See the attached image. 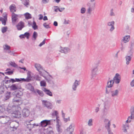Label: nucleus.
I'll use <instances>...</instances> for the list:
<instances>
[{
    "instance_id": "29",
    "label": "nucleus",
    "mask_w": 134,
    "mask_h": 134,
    "mask_svg": "<svg viewBox=\"0 0 134 134\" xmlns=\"http://www.w3.org/2000/svg\"><path fill=\"white\" fill-rule=\"evenodd\" d=\"M3 47L4 51L5 52V51H7V50H9V49H10L11 48V47L10 46L7 44L4 45L3 46Z\"/></svg>"
},
{
    "instance_id": "4",
    "label": "nucleus",
    "mask_w": 134,
    "mask_h": 134,
    "mask_svg": "<svg viewBox=\"0 0 134 134\" xmlns=\"http://www.w3.org/2000/svg\"><path fill=\"white\" fill-rule=\"evenodd\" d=\"M19 126V124L18 122L16 121H12L10 122V127L13 129L12 130L13 131L16 130Z\"/></svg>"
},
{
    "instance_id": "38",
    "label": "nucleus",
    "mask_w": 134,
    "mask_h": 134,
    "mask_svg": "<svg viewBox=\"0 0 134 134\" xmlns=\"http://www.w3.org/2000/svg\"><path fill=\"white\" fill-rule=\"evenodd\" d=\"M93 119H90L88 122V125L89 126H91L93 125Z\"/></svg>"
},
{
    "instance_id": "14",
    "label": "nucleus",
    "mask_w": 134,
    "mask_h": 134,
    "mask_svg": "<svg viewBox=\"0 0 134 134\" xmlns=\"http://www.w3.org/2000/svg\"><path fill=\"white\" fill-rule=\"evenodd\" d=\"M18 15L14 13H12V21L13 23H14L18 19Z\"/></svg>"
},
{
    "instance_id": "22",
    "label": "nucleus",
    "mask_w": 134,
    "mask_h": 134,
    "mask_svg": "<svg viewBox=\"0 0 134 134\" xmlns=\"http://www.w3.org/2000/svg\"><path fill=\"white\" fill-rule=\"evenodd\" d=\"M26 87L27 89L30 90L32 92H33L36 93L35 91L34 90V87L30 83H29L26 86Z\"/></svg>"
},
{
    "instance_id": "26",
    "label": "nucleus",
    "mask_w": 134,
    "mask_h": 134,
    "mask_svg": "<svg viewBox=\"0 0 134 134\" xmlns=\"http://www.w3.org/2000/svg\"><path fill=\"white\" fill-rule=\"evenodd\" d=\"M130 39V36L129 35H127L125 36L124 37L122 40L123 41L124 43H126L128 42Z\"/></svg>"
},
{
    "instance_id": "15",
    "label": "nucleus",
    "mask_w": 134,
    "mask_h": 134,
    "mask_svg": "<svg viewBox=\"0 0 134 134\" xmlns=\"http://www.w3.org/2000/svg\"><path fill=\"white\" fill-rule=\"evenodd\" d=\"M129 125L128 124H123L122 127V130L123 132L126 133L127 132V130L129 129Z\"/></svg>"
},
{
    "instance_id": "35",
    "label": "nucleus",
    "mask_w": 134,
    "mask_h": 134,
    "mask_svg": "<svg viewBox=\"0 0 134 134\" xmlns=\"http://www.w3.org/2000/svg\"><path fill=\"white\" fill-rule=\"evenodd\" d=\"M25 16L27 19H28L31 18V15L28 13H26L25 14Z\"/></svg>"
},
{
    "instance_id": "39",
    "label": "nucleus",
    "mask_w": 134,
    "mask_h": 134,
    "mask_svg": "<svg viewBox=\"0 0 134 134\" xmlns=\"http://www.w3.org/2000/svg\"><path fill=\"white\" fill-rule=\"evenodd\" d=\"M32 27L34 30L38 29V26L36 25V23L34 21L33 22Z\"/></svg>"
},
{
    "instance_id": "64",
    "label": "nucleus",
    "mask_w": 134,
    "mask_h": 134,
    "mask_svg": "<svg viewBox=\"0 0 134 134\" xmlns=\"http://www.w3.org/2000/svg\"><path fill=\"white\" fill-rule=\"evenodd\" d=\"M54 7L55 8H55L54 9V11L56 12H57L58 11V8L59 7L58 6H54Z\"/></svg>"
},
{
    "instance_id": "63",
    "label": "nucleus",
    "mask_w": 134,
    "mask_h": 134,
    "mask_svg": "<svg viewBox=\"0 0 134 134\" xmlns=\"http://www.w3.org/2000/svg\"><path fill=\"white\" fill-rule=\"evenodd\" d=\"M6 20H5V19H3L2 21V24H4V25H5L6 24Z\"/></svg>"
},
{
    "instance_id": "10",
    "label": "nucleus",
    "mask_w": 134,
    "mask_h": 134,
    "mask_svg": "<svg viewBox=\"0 0 134 134\" xmlns=\"http://www.w3.org/2000/svg\"><path fill=\"white\" fill-rule=\"evenodd\" d=\"M18 95L19 93H17L16 96L14 98L13 100V102L14 103L16 104V103L18 105L19 104H17V103L19 102L21 99L20 97H18Z\"/></svg>"
},
{
    "instance_id": "1",
    "label": "nucleus",
    "mask_w": 134,
    "mask_h": 134,
    "mask_svg": "<svg viewBox=\"0 0 134 134\" xmlns=\"http://www.w3.org/2000/svg\"><path fill=\"white\" fill-rule=\"evenodd\" d=\"M119 93V90L117 89L113 90L112 89L106 88V93L107 94L110 93L113 97L117 96Z\"/></svg>"
},
{
    "instance_id": "62",
    "label": "nucleus",
    "mask_w": 134,
    "mask_h": 134,
    "mask_svg": "<svg viewBox=\"0 0 134 134\" xmlns=\"http://www.w3.org/2000/svg\"><path fill=\"white\" fill-rule=\"evenodd\" d=\"M134 42H131V47H130L131 51V50L132 49V48L134 46Z\"/></svg>"
},
{
    "instance_id": "40",
    "label": "nucleus",
    "mask_w": 134,
    "mask_h": 134,
    "mask_svg": "<svg viewBox=\"0 0 134 134\" xmlns=\"http://www.w3.org/2000/svg\"><path fill=\"white\" fill-rule=\"evenodd\" d=\"M93 9L92 7L90 6L87 9V13L90 15L91 14V12L92 11Z\"/></svg>"
},
{
    "instance_id": "54",
    "label": "nucleus",
    "mask_w": 134,
    "mask_h": 134,
    "mask_svg": "<svg viewBox=\"0 0 134 134\" xmlns=\"http://www.w3.org/2000/svg\"><path fill=\"white\" fill-rule=\"evenodd\" d=\"M134 119V115H131L129 116L128 117V119H129V120H131V121L132 119Z\"/></svg>"
},
{
    "instance_id": "9",
    "label": "nucleus",
    "mask_w": 134,
    "mask_h": 134,
    "mask_svg": "<svg viewBox=\"0 0 134 134\" xmlns=\"http://www.w3.org/2000/svg\"><path fill=\"white\" fill-rule=\"evenodd\" d=\"M80 84V81L75 80L72 86V89L74 91H75L77 89V87Z\"/></svg>"
},
{
    "instance_id": "24",
    "label": "nucleus",
    "mask_w": 134,
    "mask_h": 134,
    "mask_svg": "<svg viewBox=\"0 0 134 134\" xmlns=\"http://www.w3.org/2000/svg\"><path fill=\"white\" fill-rule=\"evenodd\" d=\"M114 83V82L113 80H111L109 82H108L107 85V87L106 88L110 89V88L113 86Z\"/></svg>"
},
{
    "instance_id": "42",
    "label": "nucleus",
    "mask_w": 134,
    "mask_h": 134,
    "mask_svg": "<svg viewBox=\"0 0 134 134\" xmlns=\"http://www.w3.org/2000/svg\"><path fill=\"white\" fill-rule=\"evenodd\" d=\"M40 84L41 86L45 87L46 86V83L45 81L42 80L40 81Z\"/></svg>"
},
{
    "instance_id": "32",
    "label": "nucleus",
    "mask_w": 134,
    "mask_h": 134,
    "mask_svg": "<svg viewBox=\"0 0 134 134\" xmlns=\"http://www.w3.org/2000/svg\"><path fill=\"white\" fill-rule=\"evenodd\" d=\"M126 64L127 65H128L129 64V62L131 61V57L129 56H126Z\"/></svg>"
},
{
    "instance_id": "11",
    "label": "nucleus",
    "mask_w": 134,
    "mask_h": 134,
    "mask_svg": "<svg viewBox=\"0 0 134 134\" xmlns=\"http://www.w3.org/2000/svg\"><path fill=\"white\" fill-rule=\"evenodd\" d=\"M70 51V49L68 47H61L60 52L65 54H67Z\"/></svg>"
},
{
    "instance_id": "6",
    "label": "nucleus",
    "mask_w": 134,
    "mask_h": 134,
    "mask_svg": "<svg viewBox=\"0 0 134 134\" xmlns=\"http://www.w3.org/2000/svg\"><path fill=\"white\" fill-rule=\"evenodd\" d=\"M12 116L15 118H20L21 116V111L19 110L14 111L12 114Z\"/></svg>"
},
{
    "instance_id": "60",
    "label": "nucleus",
    "mask_w": 134,
    "mask_h": 134,
    "mask_svg": "<svg viewBox=\"0 0 134 134\" xmlns=\"http://www.w3.org/2000/svg\"><path fill=\"white\" fill-rule=\"evenodd\" d=\"M47 134H53V132L51 130L47 131Z\"/></svg>"
},
{
    "instance_id": "61",
    "label": "nucleus",
    "mask_w": 134,
    "mask_h": 134,
    "mask_svg": "<svg viewBox=\"0 0 134 134\" xmlns=\"http://www.w3.org/2000/svg\"><path fill=\"white\" fill-rule=\"evenodd\" d=\"M130 85L132 87L134 86V78L133 80L130 83Z\"/></svg>"
},
{
    "instance_id": "30",
    "label": "nucleus",
    "mask_w": 134,
    "mask_h": 134,
    "mask_svg": "<svg viewBox=\"0 0 134 134\" xmlns=\"http://www.w3.org/2000/svg\"><path fill=\"white\" fill-rule=\"evenodd\" d=\"M109 109L104 108L103 110V115L104 116H106L108 113Z\"/></svg>"
},
{
    "instance_id": "43",
    "label": "nucleus",
    "mask_w": 134,
    "mask_h": 134,
    "mask_svg": "<svg viewBox=\"0 0 134 134\" xmlns=\"http://www.w3.org/2000/svg\"><path fill=\"white\" fill-rule=\"evenodd\" d=\"M9 64L12 66L16 67H18V65L14 62H10L9 63Z\"/></svg>"
},
{
    "instance_id": "20",
    "label": "nucleus",
    "mask_w": 134,
    "mask_h": 134,
    "mask_svg": "<svg viewBox=\"0 0 134 134\" xmlns=\"http://www.w3.org/2000/svg\"><path fill=\"white\" fill-rule=\"evenodd\" d=\"M16 27L18 30H21L24 27V23L23 22L21 21L16 26Z\"/></svg>"
},
{
    "instance_id": "41",
    "label": "nucleus",
    "mask_w": 134,
    "mask_h": 134,
    "mask_svg": "<svg viewBox=\"0 0 134 134\" xmlns=\"http://www.w3.org/2000/svg\"><path fill=\"white\" fill-rule=\"evenodd\" d=\"M72 69V68L71 66H67L65 68V70L64 71H65L66 72L71 71Z\"/></svg>"
},
{
    "instance_id": "7",
    "label": "nucleus",
    "mask_w": 134,
    "mask_h": 134,
    "mask_svg": "<svg viewBox=\"0 0 134 134\" xmlns=\"http://www.w3.org/2000/svg\"><path fill=\"white\" fill-rule=\"evenodd\" d=\"M32 120H31L30 121L27 120L26 121V124H27V127L29 129V130L30 131L31 129L33 128L34 126H38V124H31L30 123V122L32 121Z\"/></svg>"
},
{
    "instance_id": "51",
    "label": "nucleus",
    "mask_w": 134,
    "mask_h": 134,
    "mask_svg": "<svg viewBox=\"0 0 134 134\" xmlns=\"http://www.w3.org/2000/svg\"><path fill=\"white\" fill-rule=\"evenodd\" d=\"M97 70V67H94L92 69V72L93 74H94L96 72Z\"/></svg>"
},
{
    "instance_id": "21",
    "label": "nucleus",
    "mask_w": 134,
    "mask_h": 134,
    "mask_svg": "<svg viewBox=\"0 0 134 134\" xmlns=\"http://www.w3.org/2000/svg\"><path fill=\"white\" fill-rule=\"evenodd\" d=\"M10 88L12 91H15L19 89V87L17 84H13L10 87Z\"/></svg>"
},
{
    "instance_id": "53",
    "label": "nucleus",
    "mask_w": 134,
    "mask_h": 134,
    "mask_svg": "<svg viewBox=\"0 0 134 134\" xmlns=\"http://www.w3.org/2000/svg\"><path fill=\"white\" fill-rule=\"evenodd\" d=\"M46 38H44L43 41L39 44V46L40 47H41L46 42Z\"/></svg>"
},
{
    "instance_id": "5",
    "label": "nucleus",
    "mask_w": 134,
    "mask_h": 134,
    "mask_svg": "<svg viewBox=\"0 0 134 134\" xmlns=\"http://www.w3.org/2000/svg\"><path fill=\"white\" fill-rule=\"evenodd\" d=\"M42 104L48 109H52L53 106L52 104L49 101L47 100H42Z\"/></svg>"
},
{
    "instance_id": "31",
    "label": "nucleus",
    "mask_w": 134,
    "mask_h": 134,
    "mask_svg": "<svg viewBox=\"0 0 134 134\" xmlns=\"http://www.w3.org/2000/svg\"><path fill=\"white\" fill-rule=\"evenodd\" d=\"M37 36L38 34L37 33L36 31H34L32 35V40H36Z\"/></svg>"
},
{
    "instance_id": "56",
    "label": "nucleus",
    "mask_w": 134,
    "mask_h": 134,
    "mask_svg": "<svg viewBox=\"0 0 134 134\" xmlns=\"http://www.w3.org/2000/svg\"><path fill=\"white\" fill-rule=\"evenodd\" d=\"M58 113L57 111H55L52 113V115L53 116H55L56 117L57 116Z\"/></svg>"
},
{
    "instance_id": "50",
    "label": "nucleus",
    "mask_w": 134,
    "mask_h": 134,
    "mask_svg": "<svg viewBox=\"0 0 134 134\" xmlns=\"http://www.w3.org/2000/svg\"><path fill=\"white\" fill-rule=\"evenodd\" d=\"M7 27H3L2 28V32L3 33H4L7 31Z\"/></svg>"
},
{
    "instance_id": "57",
    "label": "nucleus",
    "mask_w": 134,
    "mask_h": 134,
    "mask_svg": "<svg viewBox=\"0 0 134 134\" xmlns=\"http://www.w3.org/2000/svg\"><path fill=\"white\" fill-rule=\"evenodd\" d=\"M43 26L46 29H49L50 28V26L49 25H47V24L46 23H45L43 24Z\"/></svg>"
},
{
    "instance_id": "28",
    "label": "nucleus",
    "mask_w": 134,
    "mask_h": 134,
    "mask_svg": "<svg viewBox=\"0 0 134 134\" xmlns=\"http://www.w3.org/2000/svg\"><path fill=\"white\" fill-rule=\"evenodd\" d=\"M11 92H10L7 91L5 94V97L4 99L5 100L8 99L10 97Z\"/></svg>"
},
{
    "instance_id": "3",
    "label": "nucleus",
    "mask_w": 134,
    "mask_h": 134,
    "mask_svg": "<svg viewBox=\"0 0 134 134\" xmlns=\"http://www.w3.org/2000/svg\"><path fill=\"white\" fill-rule=\"evenodd\" d=\"M10 120V118L6 115L0 116V122L2 124H5L7 123Z\"/></svg>"
},
{
    "instance_id": "19",
    "label": "nucleus",
    "mask_w": 134,
    "mask_h": 134,
    "mask_svg": "<svg viewBox=\"0 0 134 134\" xmlns=\"http://www.w3.org/2000/svg\"><path fill=\"white\" fill-rule=\"evenodd\" d=\"M74 130V128L72 127V124H71L67 129V131L68 132L69 134H73L72 132H73Z\"/></svg>"
},
{
    "instance_id": "45",
    "label": "nucleus",
    "mask_w": 134,
    "mask_h": 134,
    "mask_svg": "<svg viewBox=\"0 0 134 134\" xmlns=\"http://www.w3.org/2000/svg\"><path fill=\"white\" fill-rule=\"evenodd\" d=\"M23 35L25 37H26L27 39H29L30 34L29 32H26L24 34H23Z\"/></svg>"
},
{
    "instance_id": "52",
    "label": "nucleus",
    "mask_w": 134,
    "mask_h": 134,
    "mask_svg": "<svg viewBox=\"0 0 134 134\" xmlns=\"http://www.w3.org/2000/svg\"><path fill=\"white\" fill-rule=\"evenodd\" d=\"M34 79L36 80L40 81L41 80V77L38 75H36L34 76Z\"/></svg>"
},
{
    "instance_id": "12",
    "label": "nucleus",
    "mask_w": 134,
    "mask_h": 134,
    "mask_svg": "<svg viewBox=\"0 0 134 134\" xmlns=\"http://www.w3.org/2000/svg\"><path fill=\"white\" fill-rule=\"evenodd\" d=\"M51 120H44L41 121V125L42 127H46L48 125L50 124Z\"/></svg>"
},
{
    "instance_id": "8",
    "label": "nucleus",
    "mask_w": 134,
    "mask_h": 134,
    "mask_svg": "<svg viewBox=\"0 0 134 134\" xmlns=\"http://www.w3.org/2000/svg\"><path fill=\"white\" fill-rule=\"evenodd\" d=\"M105 123V127L107 130V131L111 130L110 128L111 125L110 122L108 119H105L104 120Z\"/></svg>"
},
{
    "instance_id": "27",
    "label": "nucleus",
    "mask_w": 134,
    "mask_h": 134,
    "mask_svg": "<svg viewBox=\"0 0 134 134\" xmlns=\"http://www.w3.org/2000/svg\"><path fill=\"white\" fill-rule=\"evenodd\" d=\"M35 66L37 70L39 71L42 69L41 65L38 64H35Z\"/></svg>"
},
{
    "instance_id": "2",
    "label": "nucleus",
    "mask_w": 134,
    "mask_h": 134,
    "mask_svg": "<svg viewBox=\"0 0 134 134\" xmlns=\"http://www.w3.org/2000/svg\"><path fill=\"white\" fill-rule=\"evenodd\" d=\"M30 72L28 71L27 73V76L26 79L24 78H15V82H29L31 81V80L32 77L31 76L30 74Z\"/></svg>"
},
{
    "instance_id": "55",
    "label": "nucleus",
    "mask_w": 134,
    "mask_h": 134,
    "mask_svg": "<svg viewBox=\"0 0 134 134\" xmlns=\"http://www.w3.org/2000/svg\"><path fill=\"white\" fill-rule=\"evenodd\" d=\"M13 71H8L5 72V74L6 75H11L13 73Z\"/></svg>"
},
{
    "instance_id": "18",
    "label": "nucleus",
    "mask_w": 134,
    "mask_h": 134,
    "mask_svg": "<svg viewBox=\"0 0 134 134\" xmlns=\"http://www.w3.org/2000/svg\"><path fill=\"white\" fill-rule=\"evenodd\" d=\"M42 90L47 95L50 96H52V93L49 90L47 89L46 88H43Z\"/></svg>"
},
{
    "instance_id": "16",
    "label": "nucleus",
    "mask_w": 134,
    "mask_h": 134,
    "mask_svg": "<svg viewBox=\"0 0 134 134\" xmlns=\"http://www.w3.org/2000/svg\"><path fill=\"white\" fill-rule=\"evenodd\" d=\"M120 76L118 73L116 74L115 76L113 78V79L115 80V82L116 83H119L120 82Z\"/></svg>"
},
{
    "instance_id": "36",
    "label": "nucleus",
    "mask_w": 134,
    "mask_h": 134,
    "mask_svg": "<svg viewBox=\"0 0 134 134\" xmlns=\"http://www.w3.org/2000/svg\"><path fill=\"white\" fill-rule=\"evenodd\" d=\"M39 72L40 74L41 75L44 77V78L45 77H46L44 76V73L45 72H46L47 73H48L47 72L45 71H44L43 70V69H42V70H41L39 71Z\"/></svg>"
},
{
    "instance_id": "59",
    "label": "nucleus",
    "mask_w": 134,
    "mask_h": 134,
    "mask_svg": "<svg viewBox=\"0 0 134 134\" xmlns=\"http://www.w3.org/2000/svg\"><path fill=\"white\" fill-rule=\"evenodd\" d=\"M121 47L120 48L121 50V51H123L125 47L124 46L123 44L122 43H121Z\"/></svg>"
},
{
    "instance_id": "58",
    "label": "nucleus",
    "mask_w": 134,
    "mask_h": 134,
    "mask_svg": "<svg viewBox=\"0 0 134 134\" xmlns=\"http://www.w3.org/2000/svg\"><path fill=\"white\" fill-rule=\"evenodd\" d=\"M64 121L65 122H66L68 121H70V117H68V118H63Z\"/></svg>"
},
{
    "instance_id": "33",
    "label": "nucleus",
    "mask_w": 134,
    "mask_h": 134,
    "mask_svg": "<svg viewBox=\"0 0 134 134\" xmlns=\"http://www.w3.org/2000/svg\"><path fill=\"white\" fill-rule=\"evenodd\" d=\"M29 0H23L22 3L25 6H27V5H29Z\"/></svg>"
},
{
    "instance_id": "46",
    "label": "nucleus",
    "mask_w": 134,
    "mask_h": 134,
    "mask_svg": "<svg viewBox=\"0 0 134 134\" xmlns=\"http://www.w3.org/2000/svg\"><path fill=\"white\" fill-rule=\"evenodd\" d=\"M109 15L111 16H114L115 15V14L113 12V9H112L110 11Z\"/></svg>"
},
{
    "instance_id": "47",
    "label": "nucleus",
    "mask_w": 134,
    "mask_h": 134,
    "mask_svg": "<svg viewBox=\"0 0 134 134\" xmlns=\"http://www.w3.org/2000/svg\"><path fill=\"white\" fill-rule=\"evenodd\" d=\"M57 129L58 130V131L59 132H62V130L60 129V126L59 124L58 123L57 124Z\"/></svg>"
},
{
    "instance_id": "23",
    "label": "nucleus",
    "mask_w": 134,
    "mask_h": 134,
    "mask_svg": "<svg viewBox=\"0 0 134 134\" xmlns=\"http://www.w3.org/2000/svg\"><path fill=\"white\" fill-rule=\"evenodd\" d=\"M110 102L109 100H107L104 103V108L109 109Z\"/></svg>"
},
{
    "instance_id": "25",
    "label": "nucleus",
    "mask_w": 134,
    "mask_h": 134,
    "mask_svg": "<svg viewBox=\"0 0 134 134\" xmlns=\"http://www.w3.org/2000/svg\"><path fill=\"white\" fill-rule=\"evenodd\" d=\"M10 10L11 12L14 13L16 11V8L14 4H12L9 7Z\"/></svg>"
},
{
    "instance_id": "44",
    "label": "nucleus",
    "mask_w": 134,
    "mask_h": 134,
    "mask_svg": "<svg viewBox=\"0 0 134 134\" xmlns=\"http://www.w3.org/2000/svg\"><path fill=\"white\" fill-rule=\"evenodd\" d=\"M36 91L39 95L41 96H43V92L38 89L36 90Z\"/></svg>"
},
{
    "instance_id": "17",
    "label": "nucleus",
    "mask_w": 134,
    "mask_h": 134,
    "mask_svg": "<svg viewBox=\"0 0 134 134\" xmlns=\"http://www.w3.org/2000/svg\"><path fill=\"white\" fill-rule=\"evenodd\" d=\"M114 23L115 22L114 21L109 22L107 23V25L108 26H111V27L109 30L111 32L112 31L115 29V27L114 26Z\"/></svg>"
},
{
    "instance_id": "49",
    "label": "nucleus",
    "mask_w": 134,
    "mask_h": 134,
    "mask_svg": "<svg viewBox=\"0 0 134 134\" xmlns=\"http://www.w3.org/2000/svg\"><path fill=\"white\" fill-rule=\"evenodd\" d=\"M86 12V9L84 7H82L81 8L80 10V13L82 14L85 13Z\"/></svg>"
},
{
    "instance_id": "48",
    "label": "nucleus",
    "mask_w": 134,
    "mask_h": 134,
    "mask_svg": "<svg viewBox=\"0 0 134 134\" xmlns=\"http://www.w3.org/2000/svg\"><path fill=\"white\" fill-rule=\"evenodd\" d=\"M131 115H134V106L132 107L130 110Z\"/></svg>"
},
{
    "instance_id": "34",
    "label": "nucleus",
    "mask_w": 134,
    "mask_h": 134,
    "mask_svg": "<svg viewBox=\"0 0 134 134\" xmlns=\"http://www.w3.org/2000/svg\"><path fill=\"white\" fill-rule=\"evenodd\" d=\"M45 79L46 80L47 82L51 84H53V81L50 78L48 77L47 78L46 77H45Z\"/></svg>"
},
{
    "instance_id": "13",
    "label": "nucleus",
    "mask_w": 134,
    "mask_h": 134,
    "mask_svg": "<svg viewBox=\"0 0 134 134\" xmlns=\"http://www.w3.org/2000/svg\"><path fill=\"white\" fill-rule=\"evenodd\" d=\"M29 111L26 108L24 109L22 111L23 116V117H27L29 115Z\"/></svg>"
},
{
    "instance_id": "37",
    "label": "nucleus",
    "mask_w": 134,
    "mask_h": 134,
    "mask_svg": "<svg viewBox=\"0 0 134 134\" xmlns=\"http://www.w3.org/2000/svg\"><path fill=\"white\" fill-rule=\"evenodd\" d=\"M5 110V108L3 105H0V114L3 113Z\"/></svg>"
}]
</instances>
